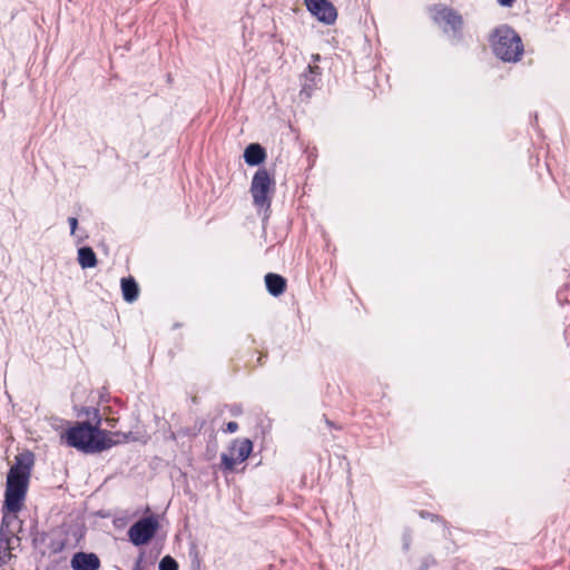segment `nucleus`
<instances>
[{
  "label": "nucleus",
  "mask_w": 570,
  "mask_h": 570,
  "mask_svg": "<svg viewBox=\"0 0 570 570\" xmlns=\"http://www.w3.org/2000/svg\"><path fill=\"white\" fill-rule=\"evenodd\" d=\"M33 465V454L26 452L16 458L7 475V488L4 493V508L12 513H17L22 508L29 484L31 468Z\"/></svg>",
  "instance_id": "f257e3e1"
},
{
  "label": "nucleus",
  "mask_w": 570,
  "mask_h": 570,
  "mask_svg": "<svg viewBox=\"0 0 570 570\" xmlns=\"http://www.w3.org/2000/svg\"><path fill=\"white\" fill-rule=\"evenodd\" d=\"M61 440H63L68 446L87 454L100 453L116 444L109 438L108 431L92 426L90 422H78L61 435Z\"/></svg>",
  "instance_id": "f03ea898"
},
{
  "label": "nucleus",
  "mask_w": 570,
  "mask_h": 570,
  "mask_svg": "<svg viewBox=\"0 0 570 570\" xmlns=\"http://www.w3.org/2000/svg\"><path fill=\"white\" fill-rule=\"evenodd\" d=\"M494 55L505 62H517L523 55V43L520 36L509 26L498 27L492 35Z\"/></svg>",
  "instance_id": "7ed1b4c3"
},
{
  "label": "nucleus",
  "mask_w": 570,
  "mask_h": 570,
  "mask_svg": "<svg viewBox=\"0 0 570 570\" xmlns=\"http://www.w3.org/2000/svg\"><path fill=\"white\" fill-rule=\"evenodd\" d=\"M253 204L258 210H269L274 194V180L266 168H259L253 176L250 184Z\"/></svg>",
  "instance_id": "20e7f679"
},
{
  "label": "nucleus",
  "mask_w": 570,
  "mask_h": 570,
  "mask_svg": "<svg viewBox=\"0 0 570 570\" xmlns=\"http://www.w3.org/2000/svg\"><path fill=\"white\" fill-rule=\"evenodd\" d=\"M158 528L159 522L155 515L144 517L129 528V540L134 546H144L153 539Z\"/></svg>",
  "instance_id": "39448f33"
},
{
  "label": "nucleus",
  "mask_w": 570,
  "mask_h": 570,
  "mask_svg": "<svg viewBox=\"0 0 570 570\" xmlns=\"http://www.w3.org/2000/svg\"><path fill=\"white\" fill-rule=\"evenodd\" d=\"M432 18L435 23L443 27L445 32L450 29L453 33H460L462 30V16L452 8L442 4L435 6Z\"/></svg>",
  "instance_id": "423d86ee"
},
{
  "label": "nucleus",
  "mask_w": 570,
  "mask_h": 570,
  "mask_svg": "<svg viewBox=\"0 0 570 570\" xmlns=\"http://www.w3.org/2000/svg\"><path fill=\"white\" fill-rule=\"evenodd\" d=\"M307 10L320 21L331 24L336 20L337 12L328 0H304Z\"/></svg>",
  "instance_id": "0eeeda50"
},
{
  "label": "nucleus",
  "mask_w": 570,
  "mask_h": 570,
  "mask_svg": "<svg viewBox=\"0 0 570 570\" xmlns=\"http://www.w3.org/2000/svg\"><path fill=\"white\" fill-rule=\"evenodd\" d=\"M321 68L317 65L309 63L307 69L301 76V86L302 89L299 91V96L305 99L312 97L313 91L317 88V85L321 81Z\"/></svg>",
  "instance_id": "6e6552de"
},
{
  "label": "nucleus",
  "mask_w": 570,
  "mask_h": 570,
  "mask_svg": "<svg viewBox=\"0 0 570 570\" xmlns=\"http://www.w3.org/2000/svg\"><path fill=\"white\" fill-rule=\"evenodd\" d=\"M72 570H98L100 568V559L92 552H76L70 561Z\"/></svg>",
  "instance_id": "1a4fd4ad"
},
{
  "label": "nucleus",
  "mask_w": 570,
  "mask_h": 570,
  "mask_svg": "<svg viewBox=\"0 0 570 570\" xmlns=\"http://www.w3.org/2000/svg\"><path fill=\"white\" fill-rule=\"evenodd\" d=\"M266 158V151L259 144H250L244 151V160L249 166H258Z\"/></svg>",
  "instance_id": "9d476101"
},
{
  "label": "nucleus",
  "mask_w": 570,
  "mask_h": 570,
  "mask_svg": "<svg viewBox=\"0 0 570 570\" xmlns=\"http://www.w3.org/2000/svg\"><path fill=\"white\" fill-rule=\"evenodd\" d=\"M265 284L268 293L273 296H279L286 289V279L278 274H266Z\"/></svg>",
  "instance_id": "9b49d317"
},
{
  "label": "nucleus",
  "mask_w": 570,
  "mask_h": 570,
  "mask_svg": "<svg viewBox=\"0 0 570 570\" xmlns=\"http://www.w3.org/2000/svg\"><path fill=\"white\" fill-rule=\"evenodd\" d=\"M205 423H206L205 420L197 419L193 425L180 428L176 432H171L170 439L177 440V439H183V438H188V439L196 438L203 430Z\"/></svg>",
  "instance_id": "f8f14e48"
},
{
  "label": "nucleus",
  "mask_w": 570,
  "mask_h": 570,
  "mask_svg": "<svg viewBox=\"0 0 570 570\" xmlns=\"http://www.w3.org/2000/svg\"><path fill=\"white\" fill-rule=\"evenodd\" d=\"M230 450L238 462H244L252 453L253 443L249 439L236 440Z\"/></svg>",
  "instance_id": "ddd939ff"
},
{
  "label": "nucleus",
  "mask_w": 570,
  "mask_h": 570,
  "mask_svg": "<svg viewBox=\"0 0 570 570\" xmlns=\"http://www.w3.org/2000/svg\"><path fill=\"white\" fill-rule=\"evenodd\" d=\"M121 293L126 302L132 303L137 301L139 295V287L132 277H124L121 279Z\"/></svg>",
  "instance_id": "4468645a"
},
{
  "label": "nucleus",
  "mask_w": 570,
  "mask_h": 570,
  "mask_svg": "<svg viewBox=\"0 0 570 570\" xmlns=\"http://www.w3.org/2000/svg\"><path fill=\"white\" fill-rule=\"evenodd\" d=\"M78 263L81 268H92L97 265V256L94 249L89 246H83L78 249Z\"/></svg>",
  "instance_id": "2eb2a0df"
},
{
  "label": "nucleus",
  "mask_w": 570,
  "mask_h": 570,
  "mask_svg": "<svg viewBox=\"0 0 570 570\" xmlns=\"http://www.w3.org/2000/svg\"><path fill=\"white\" fill-rule=\"evenodd\" d=\"M7 518L3 517L1 525H0V554H2V551H10L12 549L11 541L17 540L19 541L18 537H14V534L8 530V525L6 524ZM2 556H0V559Z\"/></svg>",
  "instance_id": "dca6fc26"
},
{
  "label": "nucleus",
  "mask_w": 570,
  "mask_h": 570,
  "mask_svg": "<svg viewBox=\"0 0 570 570\" xmlns=\"http://www.w3.org/2000/svg\"><path fill=\"white\" fill-rule=\"evenodd\" d=\"M78 415H86L88 417V421L87 422H90L92 424V426H98L100 428L101 425V415H100V412L97 407H91V406H86V407H82L80 410V412L78 413Z\"/></svg>",
  "instance_id": "f3484780"
},
{
  "label": "nucleus",
  "mask_w": 570,
  "mask_h": 570,
  "mask_svg": "<svg viewBox=\"0 0 570 570\" xmlns=\"http://www.w3.org/2000/svg\"><path fill=\"white\" fill-rule=\"evenodd\" d=\"M159 570H178V563L173 557L165 556L159 562Z\"/></svg>",
  "instance_id": "a211bd4d"
},
{
  "label": "nucleus",
  "mask_w": 570,
  "mask_h": 570,
  "mask_svg": "<svg viewBox=\"0 0 570 570\" xmlns=\"http://www.w3.org/2000/svg\"><path fill=\"white\" fill-rule=\"evenodd\" d=\"M222 465L224 470L232 471L235 466V464L238 462V460L234 455H227L226 453H223L222 456Z\"/></svg>",
  "instance_id": "6ab92c4d"
},
{
  "label": "nucleus",
  "mask_w": 570,
  "mask_h": 570,
  "mask_svg": "<svg viewBox=\"0 0 570 570\" xmlns=\"http://www.w3.org/2000/svg\"><path fill=\"white\" fill-rule=\"evenodd\" d=\"M420 517L423 518V519H429L433 522H441L443 521L442 517L438 515V514H434V513H431V512H428V511H421L420 512Z\"/></svg>",
  "instance_id": "aec40b11"
},
{
  "label": "nucleus",
  "mask_w": 570,
  "mask_h": 570,
  "mask_svg": "<svg viewBox=\"0 0 570 570\" xmlns=\"http://www.w3.org/2000/svg\"><path fill=\"white\" fill-rule=\"evenodd\" d=\"M238 430V423L230 421L226 424L225 432L227 433H235Z\"/></svg>",
  "instance_id": "412c9836"
},
{
  "label": "nucleus",
  "mask_w": 570,
  "mask_h": 570,
  "mask_svg": "<svg viewBox=\"0 0 570 570\" xmlns=\"http://www.w3.org/2000/svg\"><path fill=\"white\" fill-rule=\"evenodd\" d=\"M68 223L70 225V230H71V234H75L76 232V228L78 226V219L76 217H69L68 218Z\"/></svg>",
  "instance_id": "4be33fe9"
},
{
  "label": "nucleus",
  "mask_w": 570,
  "mask_h": 570,
  "mask_svg": "<svg viewBox=\"0 0 570 570\" xmlns=\"http://www.w3.org/2000/svg\"><path fill=\"white\" fill-rule=\"evenodd\" d=\"M498 3L502 7H511L515 0H497Z\"/></svg>",
  "instance_id": "5701e85b"
},
{
  "label": "nucleus",
  "mask_w": 570,
  "mask_h": 570,
  "mask_svg": "<svg viewBox=\"0 0 570 570\" xmlns=\"http://www.w3.org/2000/svg\"><path fill=\"white\" fill-rule=\"evenodd\" d=\"M2 558L0 559V561H3L7 559V558H11V553L10 551H2Z\"/></svg>",
  "instance_id": "b1692460"
},
{
  "label": "nucleus",
  "mask_w": 570,
  "mask_h": 570,
  "mask_svg": "<svg viewBox=\"0 0 570 570\" xmlns=\"http://www.w3.org/2000/svg\"><path fill=\"white\" fill-rule=\"evenodd\" d=\"M403 546H404L405 550H409V548H410V538H407V537L404 538V544Z\"/></svg>",
  "instance_id": "393cba45"
},
{
  "label": "nucleus",
  "mask_w": 570,
  "mask_h": 570,
  "mask_svg": "<svg viewBox=\"0 0 570 570\" xmlns=\"http://www.w3.org/2000/svg\"><path fill=\"white\" fill-rule=\"evenodd\" d=\"M324 421H325L327 426H330V428H334L335 426L334 423L331 420H328L325 415H324Z\"/></svg>",
  "instance_id": "a878e982"
},
{
  "label": "nucleus",
  "mask_w": 570,
  "mask_h": 570,
  "mask_svg": "<svg viewBox=\"0 0 570 570\" xmlns=\"http://www.w3.org/2000/svg\"><path fill=\"white\" fill-rule=\"evenodd\" d=\"M312 60H313L312 65H316V62L320 61V55H313Z\"/></svg>",
  "instance_id": "bb28decb"
},
{
  "label": "nucleus",
  "mask_w": 570,
  "mask_h": 570,
  "mask_svg": "<svg viewBox=\"0 0 570 570\" xmlns=\"http://www.w3.org/2000/svg\"><path fill=\"white\" fill-rule=\"evenodd\" d=\"M134 570H140L139 563L136 566Z\"/></svg>",
  "instance_id": "cd10ccee"
}]
</instances>
